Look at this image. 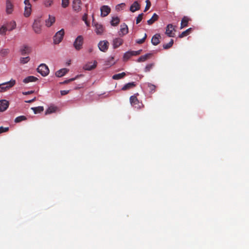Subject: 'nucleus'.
Instances as JSON below:
<instances>
[{"label":"nucleus","instance_id":"f257e3e1","mask_svg":"<svg viewBox=\"0 0 249 249\" xmlns=\"http://www.w3.org/2000/svg\"><path fill=\"white\" fill-rule=\"evenodd\" d=\"M16 84V81L11 79L10 81L0 84V92H3L6 91L10 88L14 86Z\"/></svg>","mask_w":249,"mask_h":249},{"label":"nucleus","instance_id":"f03ea898","mask_svg":"<svg viewBox=\"0 0 249 249\" xmlns=\"http://www.w3.org/2000/svg\"><path fill=\"white\" fill-rule=\"evenodd\" d=\"M83 37L82 36H78L73 42V47L77 51L80 50L83 45Z\"/></svg>","mask_w":249,"mask_h":249},{"label":"nucleus","instance_id":"7ed1b4c3","mask_svg":"<svg viewBox=\"0 0 249 249\" xmlns=\"http://www.w3.org/2000/svg\"><path fill=\"white\" fill-rule=\"evenodd\" d=\"M64 35V30L62 29L58 31L53 36L54 43L59 44L63 39Z\"/></svg>","mask_w":249,"mask_h":249},{"label":"nucleus","instance_id":"20e7f679","mask_svg":"<svg viewBox=\"0 0 249 249\" xmlns=\"http://www.w3.org/2000/svg\"><path fill=\"white\" fill-rule=\"evenodd\" d=\"M37 70L43 76L47 75L49 73L48 67L44 64H40L37 68Z\"/></svg>","mask_w":249,"mask_h":249},{"label":"nucleus","instance_id":"39448f33","mask_svg":"<svg viewBox=\"0 0 249 249\" xmlns=\"http://www.w3.org/2000/svg\"><path fill=\"white\" fill-rule=\"evenodd\" d=\"M24 3L25 5L24 15L25 17H28L31 15L32 11V5L30 2V0H25Z\"/></svg>","mask_w":249,"mask_h":249},{"label":"nucleus","instance_id":"423d86ee","mask_svg":"<svg viewBox=\"0 0 249 249\" xmlns=\"http://www.w3.org/2000/svg\"><path fill=\"white\" fill-rule=\"evenodd\" d=\"M33 28L34 31L36 34H40L41 32V21L39 19H36L35 20L33 25Z\"/></svg>","mask_w":249,"mask_h":249},{"label":"nucleus","instance_id":"0eeeda50","mask_svg":"<svg viewBox=\"0 0 249 249\" xmlns=\"http://www.w3.org/2000/svg\"><path fill=\"white\" fill-rule=\"evenodd\" d=\"M174 31H175V26L172 24H168L166 28L165 34L169 37H174L175 34Z\"/></svg>","mask_w":249,"mask_h":249},{"label":"nucleus","instance_id":"6e6552de","mask_svg":"<svg viewBox=\"0 0 249 249\" xmlns=\"http://www.w3.org/2000/svg\"><path fill=\"white\" fill-rule=\"evenodd\" d=\"M92 25L95 27V31L97 35H101L104 32V27L102 25L95 23L94 21V18L93 17Z\"/></svg>","mask_w":249,"mask_h":249},{"label":"nucleus","instance_id":"1a4fd4ad","mask_svg":"<svg viewBox=\"0 0 249 249\" xmlns=\"http://www.w3.org/2000/svg\"><path fill=\"white\" fill-rule=\"evenodd\" d=\"M109 43L107 41H101L98 44V47L99 50L103 52H106L108 49Z\"/></svg>","mask_w":249,"mask_h":249},{"label":"nucleus","instance_id":"9d476101","mask_svg":"<svg viewBox=\"0 0 249 249\" xmlns=\"http://www.w3.org/2000/svg\"><path fill=\"white\" fill-rule=\"evenodd\" d=\"M97 63L96 61H94L93 62H89L84 66L83 69L85 70L91 71L96 67Z\"/></svg>","mask_w":249,"mask_h":249},{"label":"nucleus","instance_id":"9b49d317","mask_svg":"<svg viewBox=\"0 0 249 249\" xmlns=\"http://www.w3.org/2000/svg\"><path fill=\"white\" fill-rule=\"evenodd\" d=\"M81 0H73L72 4L73 10L76 12H79L81 9Z\"/></svg>","mask_w":249,"mask_h":249},{"label":"nucleus","instance_id":"f8f14e48","mask_svg":"<svg viewBox=\"0 0 249 249\" xmlns=\"http://www.w3.org/2000/svg\"><path fill=\"white\" fill-rule=\"evenodd\" d=\"M101 15L102 17H105L107 16L110 12V8L107 5H104L100 8Z\"/></svg>","mask_w":249,"mask_h":249},{"label":"nucleus","instance_id":"ddd939ff","mask_svg":"<svg viewBox=\"0 0 249 249\" xmlns=\"http://www.w3.org/2000/svg\"><path fill=\"white\" fill-rule=\"evenodd\" d=\"M161 36L160 34H156L153 36L151 39V43L153 45L156 46L160 43V38Z\"/></svg>","mask_w":249,"mask_h":249},{"label":"nucleus","instance_id":"4468645a","mask_svg":"<svg viewBox=\"0 0 249 249\" xmlns=\"http://www.w3.org/2000/svg\"><path fill=\"white\" fill-rule=\"evenodd\" d=\"M9 106V102L6 100L0 101V111H5Z\"/></svg>","mask_w":249,"mask_h":249},{"label":"nucleus","instance_id":"2eb2a0df","mask_svg":"<svg viewBox=\"0 0 249 249\" xmlns=\"http://www.w3.org/2000/svg\"><path fill=\"white\" fill-rule=\"evenodd\" d=\"M13 10V4L10 0L6 1V11L8 14H11Z\"/></svg>","mask_w":249,"mask_h":249},{"label":"nucleus","instance_id":"dca6fc26","mask_svg":"<svg viewBox=\"0 0 249 249\" xmlns=\"http://www.w3.org/2000/svg\"><path fill=\"white\" fill-rule=\"evenodd\" d=\"M121 33H120V36H123L126 34H127L128 32V29L127 26L124 23L123 24L121 25V29L120 31Z\"/></svg>","mask_w":249,"mask_h":249},{"label":"nucleus","instance_id":"f3484780","mask_svg":"<svg viewBox=\"0 0 249 249\" xmlns=\"http://www.w3.org/2000/svg\"><path fill=\"white\" fill-rule=\"evenodd\" d=\"M55 21V17L53 16L49 15V18L45 21L46 25L47 27H50L54 23Z\"/></svg>","mask_w":249,"mask_h":249},{"label":"nucleus","instance_id":"a211bd4d","mask_svg":"<svg viewBox=\"0 0 249 249\" xmlns=\"http://www.w3.org/2000/svg\"><path fill=\"white\" fill-rule=\"evenodd\" d=\"M123 43V40L120 38H116L113 39V45L114 48H117Z\"/></svg>","mask_w":249,"mask_h":249},{"label":"nucleus","instance_id":"6ab92c4d","mask_svg":"<svg viewBox=\"0 0 249 249\" xmlns=\"http://www.w3.org/2000/svg\"><path fill=\"white\" fill-rule=\"evenodd\" d=\"M30 51V48L27 45L23 46L20 49V53L23 55H25L26 54H29Z\"/></svg>","mask_w":249,"mask_h":249},{"label":"nucleus","instance_id":"aec40b11","mask_svg":"<svg viewBox=\"0 0 249 249\" xmlns=\"http://www.w3.org/2000/svg\"><path fill=\"white\" fill-rule=\"evenodd\" d=\"M7 29V31H12L16 27V23L14 21H10L5 25Z\"/></svg>","mask_w":249,"mask_h":249},{"label":"nucleus","instance_id":"412c9836","mask_svg":"<svg viewBox=\"0 0 249 249\" xmlns=\"http://www.w3.org/2000/svg\"><path fill=\"white\" fill-rule=\"evenodd\" d=\"M140 5L137 1H135L130 6V11L132 12L139 10L140 9Z\"/></svg>","mask_w":249,"mask_h":249},{"label":"nucleus","instance_id":"4be33fe9","mask_svg":"<svg viewBox=\"0 0 249 249\" xmlns=\"http://www.w3.org/2000/svg\"><path fill=\"white\" fill-rule=\"evenodd\" d=\"M68 71V70L66 68L61 69L58 71H57L55 72V75L57 77H61L64 76L67 72Z\"/></svg>","mask_w":249,"mask_h":249},{"label":"nucleus","instance_id":"5701e85b","mask_svg":"<svg viewBox=\"0 0 249 249\" xmlns=\"http://www.w3.org/2000/svg\"><path fill=\"white\" fill-rule=\"evenodd\" d=\"M58 108L54 106H50L45 111V115L50 114L56 111Z\"/></svg>","mask_w":249,"mask_h":249},{"label":"nucleus","instance_id":"b1692460","mask_svg":"<svg viewBox=\"0 0 249 249\" xmlns=\"http://www.w3.org/2000/svg\"><path fill=\"white\" fill-rule=\"evenodd\" d=\"M130 102L132 106H135L136 107H138L135 106L139 103V101L136 96H131L130 97Z\"/></svg>","mask_w":249,"mask_h":249},{"label":"nucleus","instance_id":"393cba45","mask_svg":"<svg viewBox=\"0 0 249 249\" xmlns=\"http://www.w3.org/2000/svg\"><path fill=\"white\" fill-rule=\"evenodd\" d=\"M38 79L34 76H29L23 79V82L24 83H28L31 82H35L37 81Z\"/></svg>","mask_w":249,"mask_h":249},{"label":"nucleus","instance_id":"a878e982","mask_svg":"<svg viewBox=\"0 0 249 249\" xmlns=\"http://www.w3.org/2000/svg\"><path fill=\"white\" fill-rule=\"evenodd\" d=\"M136 86L135 82L128 83L123 86L122 88V90H126L130 89L133 88Z\"/></svg>","mask_w":249,"mask_h":249},{"label":"nucleus","instance_id":"bb28decb","mask_svg":"<svg viewBox=\"0 0 249 249\" xmlns=\"http://www.w3.org/2000/svg\"><path fill=\"white\" fill-rule=\"evenodd\" d=\"M189 20V19L188 17H184L181 20L180 29H182L187 26Z\"/></svg>","mask_w":249,"mask_h":249},{"label":"nucleus","instance_id":"cd10ccee","mask_svg":"<svg viewBox=\"0 0 249 249\" xmlns=\"http://www.w3.org/2000/svg\"><path fill=\"white\" fill-rule=\"evenodd\" d=\"M159 16L156 13H154L152 17L147 20V24L149 25H152L155 21L158 19Z\"/></svg>","mask_w":249,"mask_h":249},{"label":"nucleus","instance_id":"c85d7f7f","mask_svg":"<svg viewBox=\"0 0 249 249\" xmlns=\"http://www.w3.org/2000/svg\"><path fill=\"white\" fill-rule=\"evenodd\" d=\"M151 55V54L150 53H147L145 55H142L138 58L137 62H144L149 58Z\"/></svg>","mask_w":249,"mask_h":249},{"label":"nucleus","instance_id":"c756f323","mask_svg":"<svg viewBox=\"0 0 249 249\" xmlns=\"http://www.w3.org/2000/svg\"><path fill=\"white\" fill-rule=\"evenodd\" d=\"M31 109L33 110L35 114L40 113L44 110L43 107L41 106L32 107Z\"/></svg>","mask_w":249,"mask_h":249},{"label":"nucleus","instance_id":"7c9ffc66","mask_svg":"<svg viewBox=\"0 0 249 249\" xmlns=\"http://www.w3.org/2000/svg\"><path fill=\"white\" fill-rule=\"evenodd\" d=\"M125 75H126L125 73L123 72L122 73L114 74L112 76V78L115 80L120 79L121 78H123L124 76H125Z\"/></svg>","mask_w":249,"mask_h":249},{"label":"nucleus","instance_id":"2f4dec72","mask_svg":"<svg viewBox=\"0 0 249 249\" xmlns=\"http://www.w3.org/2000/svg\"><path fill=\"white\" fill-rule=\"evenodd\" d=\"M120 22V19L118 17L112 18V19L110 22L112 26H117Z\"/></svg>","mask_w":249,"mask_h":249},{"label":"nucleus","instance_id":"473e14b6","mask_svg":"<svg viewBox=\"0 0 249 249\" xmlns=\"http://www.w3.org/2000/svg\"><path fill=\"white\" fill-rule=\"evenodd\" d=\"M133 56L132 51L126 52L124 55V61L128 60L131 56Z\"/></svg>","mask_w":249,"mask_h":249},{"label":"nucleus","instance_id":"72a5a7b5","mask_svg":"<svg viewBox=\"0 0 249 249\" xmlns=\"http://www.w3.org/2000/svg\"><path fill=\"white\" fill-rule=\"evenodd\" d=\"M174 40L173 39H171L170 42L168 43L165 44L163 45V48L165 50L168 49L170 48L173 45Z\"/></svg>","mask_w":249,"mask_h":249},{"label":"nucleus","instance_id":"f704fd0d","mask_svg":"<svg viewBox=\"0 0 249 249\" xmlns=\"http://www.w3.org/2000/svg\"><path fill=\"white\" fill-rule=\"evenodd\" d=\"M191 30H192L191 28L188 29L186 31L183 32L181 34H180L179 35L178 37L179 38H182V37L188 35L190 34Z\"/></svg>","mask_w":249,"mask_h":249},{"label":"nucleus","instance_id":"c9c22d12","mask_svg":"<svg viewBox=\"0 0 249 249\" xmlns=\"http://www.w3.org/2000/svg\"><path fill=\"white\" fill-rule=\"evenodd\" d=\"M27 119V118L25 116H19L16 118L15 119V122L16 123H19L22 121H25Z\"/></svg>","mask_w":249,"mask_h":249},{"label":"nucleus","instance_id":"e433bc0d","mask_svg":"<svg viewBox=\"0 0 249 249\" xmlns=\"http://www.w3.org/2000/svg\"><path fill=\"white\" fill-rule=\"evenodd\" d=\"M155 64L154 63L149 64L147 65L144 69V71L147 72L150 71V70L153 68Z\"/></svg>","mask_w":249,"mask_h":249},{"label":"nucleus","instance_id":"4c0bfd02","mask_svg":"<svg viewBox=\"0 0 249 249\" xmlns=\"http://www.w3.org/2000/svg\"><path fill=\"white\" fill-rule=\"evenodd\" d=\"M30 58L29 56L26 57H21L20 59V62L21 64H24L29 61Z\"/></svg>","mask_w":249,"mask_h":249},{"label":"nucleus","instance_id":"58836bf2","mask_svg":"<svg viewBox=\"0 0 249 249\" xmlns=\"http://www.w3.org/2000/svg\"><path fill=\"white\" fill-rule=\"evenodd\" d=\"M7 31V29L5 25H3L0 28V35H5L6 34V32Z\"/></svg>","mask_w":249,"mask_h":249},{"label":"nucleus","instance_id":"ea45409f","mask_svg":"<svg viewBox=\"0 0 249 249\" xmlns=\"http://www.w3.org/2000/svg\"><path fill=\"white\" fill-rule=\"evenodd\" d=\"M146 38H147V35H146V34L145 33L142 39H139L136 40V42L139 44H142L143 42H144Z\"/></svg>","mask_w":249,"mask_h":249},{"label":"nucleus","instance_id":"a19ab883","mask_svg":"<svg viewBox=\"0 0 249 249\" xmlns=\"http://www.w3.org/2000/svg\"><path fill=\"white\" fill-rule=\"evenodd\" d=\"M147 86H148L150 92H154L155 91V89H156L155 85L148 83L147 84Z\"/></svg>","mask_w":249,"mask_h":249},{"label":"nucleus","instance_id":"79ce46f5","mask_svg":"<svg viewBox=\"0 0 249 249\" xmlns=\"http://www.w3.org/2000/svg\"><path fill=\"white\" fill-rule=\"evenodd\" d=\"M87 18H88V14L87 13H85L82 17V19L83 21H84V22L86 23V24L87 25V26H89V22L88 21Z\"/></svg>","mask_w":249,"mask_h":249},{"label":"nucleus","instance_id":"37998d69","mask_svg":"<svg viewBox=\"0 0 249 249\" xmlns=\"http://www.w3.org/2000/svg\"><path fill=\"white\" fill-rule=\"evenodd\" d=\"M143 16V14L142 13L139 14L136 18V24H139L142 20Z\"/></svg>","mask_w":249,"mask_h":249},{"label":"nucleus","instance_id":"c03bdc74","mask_svg":"<svg viewBox=\"0 0 249 249\" xmlns=\"http://www.w3.org/2000/svg\"><path fill=\"white\" fill-rule=\"evenodd\" d=\"M69 4V0H62V6L66 8Z\"/></svg>","mask_w":249,"mask_h":249},{"label":"nucleus","instance_id":"a18cd8bd","mask_svg":"<svg viewBox=\"0 0 249 249\" xmlns=\"http://www.w3.org/2000/svg\"><path fill=\"white\" fill-rule=\"evenodd\" d=\"M146 6H145L144 10V12H145L148 10H149V9L150 8V7L151 6V2L149 0H146Z\"/></svg>","mask_w":249,"mask_h":249},{"label":"nucleus","instance_id":"49530a36","mask_svg":"<svg viewBox=\"0 0 249 249\" xmlns=\"http://www.w3.org/2000/svg\"><path fill=\"white\" fill-rule=\"evenodd\" d=\"M124 6L125 4L124 3H122L121 4H118L116 7V9L117 10H120L121 9H123Z\"/></svg>","mask_w":249,"mask_h":249},{"label":"nucleus","instance_id":"de8ad7c7","mask_svg":"<svg viewBox=\"0 0 249 249\" xmlns=\"http://www.w3.org/2000/svg\"><path fill=\"white\" fill-rule=\"evenodd\" d=\"M9 130V127H3V126L0 127V133L7 132Z\"/></svg>","mask_w":249,"mask_h":249},{"label":"nucleus","instance_id":"09e8293b","mask_svg":"<svg viewBox=\"0 0 249 249\" xmlns=\"http://www.w3.org/2000/svg\"><path fill=\"white\" fill-rule=\"evenodd\" d=\"M142 51V50H138L137 51H132L133 56L138 55L140 54Z\"/></svg>","mask_w":249,"mask_h":249},{"label":"nucleus","instance_id":"8fccbe9b","mask_svg":"<svg viewBox=\"0 0 249 249\" xmlns=\"http://www.w3.org/2000/svg\"><path fill=\"white\" fill-rule=\"evenodd\" d=\"M75 79H76V78H71L68 80L64 81L62 83L63 84H68L70 82L74 81Z\"/></svg>","mask_w":249,"mask_h":249},{"label":"nucleus","instance_id":"3c124183","mask_svg":"<svg viewBox=\"0 0 249 249\" xmlns=\"http://www.w3.org/2000/svg\"><path fill=\"white\" fill-rule=\"evenodd\" d=\"M69 91H70V90H61L60 93H61V95H66L68 93H69Z\"/></svg>","mask_w":249,"mask_h":249},{"label":"nucleus","instance_id":"603ef678","mask_svg":"<svg viewBox=\"0 0 249 249\" xmlns=\"http://www.w3.org/2000/svg\"><path fill=\"white\" fill-rule=\"evenodd\" d=\"M34 92V90H31L27 92H23L22 93L23 95H29Z\"/></svg>","mask_w":249,"mask_h":249},{"label":"nucleus","instance_id":"864d4df0","mask_svg":"<svg viewBox=\"0 0 249 249\" xmlns=\"http://www.w3.org/2000/svg\"><path fill=\"white\" fill-rule=\"evenodd\" d=\"M52 0H49L48 1L46 2L45 5L46 6H50L52 4Z\"/></svg>","mask_w":249,"mask_h":249},{"label":"nucleus","instance_id":"5fc2aeb1","mask_svg":"<svg viewBox=\"0 0 249 249\" xmlns=\"http://www.w3.org/2000/svg\"><path fill=\"white\" fill-rule=\"evenodd\" d=\"M8 50L7 49H4V50H1V53L2 54H5L8 53Z\"/></svg>","mask_w":249,"mask_h":249},{"label":"nucleus","instance_id":"6e6d98bb","mask_svg":"<svg viewBox=\"0 0 249 249\" xmlns=\"http://www.w3.org/2000/svg\"><path fill=\"white\" fill-rule=\"evenodd\" d=\"M36 97H35V98H34V99H31V100H29V101H26V102H27V103H32V102H34V101H35V100H36Z\"/></svg>","mask_w":249,"mask_h":249},{"label":"nucleus","instance_id":"4d7b16f0","mask_svg":"<svg viewBox=\"0 0 249 249\" xmlns=\"http://www.w3.org/2000/svg\"><path fill=\"white\" fill-rule=\"evenodd\" d=\"M92 51V48H90V49H89V53H91Z\"/></svg>","mask_w":249,"mask_h":249},{"label":"nucleus","instance_id":"13d9d810","mask_svg":"<svg viewBox=\"0 0 249 249\" xmlns=\"http://www.w3.org/2000/svg\"><path fill=\"white\" fill-rule=\"evenodd\" d=\"M113 59H114V58L113 57H111V59L113 60Z\"/></svg>","mask_w":249,"mask_h":249}]
</instances>
